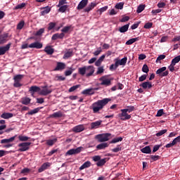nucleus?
<instances>
[{"instance_id": "1", "label": "nucleus", "mask_w": 180, "mask_h": 180, "mask_svg": "<svg viewBox=\"0 0 180 180\" xmlns=\"http://www.w3.org/2000/svg\"><path fill=\"white\" fill-rule=\"evenodd\" d=\"M110 101H112V99L108 98L102 100H98L91 105L90 109H92L93 113H99V111L102 110V109H103V108H105Z\"/></svg>"}, {"instance_id": "2", "label": "nucleus", "mask_w": 180, "mask_h": 180, "mask_svg": "<svg viewBox=\"0 0 180 180\" xmlns=\"http://www.w3.org/2000/svg\"><path fill=\"white\" fill-rule=\"evenodd\" d=\"M96 140L98 143H105L106 141H109L110 139H112V134L110 133H104V134H99L95 136Z\"/></svg>"}, {"instance_id": "3", "label": "nucleus", "mask_w": 180, "mask_h": 180, "mask_svg": "<svg viewBox=\"0 0 180 180\" xmlns=\"http://www.w3.org/2000/svg\"><path fill=\"white\" fill-rule=\"evenodd\" d=\"M16 137H18L17 135L12 136L10 139H2L1 141V144H5L4 146V148H11V147H13V141H15V139H16Z\"/></svg>"}, {"instance_id": "4", "label": "nucleus", "mask_w": 180, "mask_h": 180, "mask_svg": "<svg viewBox=\"0 0 180 180\" xmlns=\"http://www.w3.org/2000/svg\"><path fill=\"white\" fill-rule=\"evenodd\" d=\"M22 79H23V75H15L13 77V79H14L13 86H15V88H20V86H22Z\"/></svg>"}, {"instance_id": "5", "label": "nucleus", "mask_w": 180, "mask_h": 180, "mask_svg": "<svg viewBox=\"0 0 180 180\" xmlns=\"http://www.w3.org/2000/svg\"><path fill=\"white\" fill-rule=\"evenodd\" d=\"M156 74L157 75H158V77H160L161 78H162L163 77H168V74H169V72L167 70V67H162L159 68L156 71Z\"/></svg>"}, {"instance_id": "6", "label": "nucleus", "mask_w": 180, "mask_h": 180, "mask_svg": "<svg viewBox=\"0 0 180 180\" xmlns=\"http://www.w3.org/2000/svg\"><path fill=\"white\" fill-rule=\"evenodd\" d=\"M122 113L119 114V117L121 118V120H129V119H131V115H129L126 110L122 109L121 110Z\"/></svg>"}, {"instance_id": "7", "label": "nucleus", "mask_w": 180, "mask_h": 180, "mask_svg": "<svg viewBox=\"0 0 180 180\" xmlns=\"http://www.w3.org/2000/svg\"><path fill=\"white\" fill-rule=\"evenodd\" d=\"M100 81H101V85H104L105 86H110L112 84V79L108 78L106 76L101 77Z\"/></svg>"}, {"instance_id": "8", "label": "nucleus", "mask_w": 180, "mask_h": 180, "mask_svg": "<svg viewBox=\"0 0 180 180\" xmlns=\"http://www.w3.org/2000/svg\"><path fill=\"white\" fill-rule=\"evenodd\" d=\"M42 88L43 89L39 91V95L47 96V95L53 92V89L49 88L47 86H44Z\"/></svg>"}, {"instance_id": "9", "label": "nucleus", "mask_w": 180, "mask_h": 180, "mask_svg": "<svg viewBox=\"0 0 180 180\" xmlns=\"http://www.w3.org/2000/svg\"><path fill=\"white\" fill-rule=\"evenodd\" d=\"M95 72V68L92 65L86 66V77L88 78L92 77Z\"/></svg>"}, {"instance_id": "10", "label": "nucleus", "mask_w": 180, "mask_h": 180, "mask_svg": "<svg viewBox=\"0 0 180 180\" xmlns=\"http://www.w3.org/2000/svg\"><path fill=\"white\" fill-rule=\"evenodd\" d=\"M98 88H90L84 89L82 91V95H94L95 91H98Z\"/></svg>"}, {"instance_id": "11", "label": "nucleus", "mask_w": 180, "mask_h": 180, "mask_svg": "<svg viewBox=\"0 0 180 180\" xmlns=\"http://www.w3.org/2000/svg\"><path fill=\"white\" fill-rule=\"evenodd\" d=\"M79 153H81V147H79L76 149L72 148L68 150L65 153V155H75V154H79Z\"/></svg>"}, {"instance_id": "12", "label": "nucleus", "mask_w": 180, "mask_h": 180, "mask_svg": "<svg viewBox=\"0 0 180 180\" xmlns=\"http://www.w3.org/2000/svg\"><path fill=\"white\" fill-rule=\"evenodd\" d=\"M127 63V57H124L121 60L115 59V66L119 67V65H126Z\"/></svg>"}, {"instance_id": "13", "label": "nucleus", "mask_w": 180, "mask_h": 180, "mask_svg": "<svg viewBox=\"0 0 180 180\" xmlns=\"http://www.w3.org/2000/svg\"><path fill=\"white\" fill-rule=\"evenodd\" d=\"M11 49V44H8L4 46H0V56H4L6 51H9Z\"/></svg>"}, {"instance_id": "14", "label": "nucleus", "mask_w": 180, "mask_h": 180, "mask_svg": "<svg viewBox=\"0 0 180 180\" xmlns=\"http://www.w3.org/2000/svg\"><path fill=\"white\" fill-rule=\"evenodd\" d=\"M28 47L30 49H42L43 48V44L39 42V41H35L34 43L30 44Z\"/></svg>"}, {"instance_id": "15", "label": "nucleus", "mask_w": 180, "mask_h": 180, "mask_svg": "<svg viewBox=\"0 0 180 180\" xmlns=\"http://www.w3.org/2000/svg\"><path fill=\"white\" fill-rule=\"evenodd\" d=\"M102 124V120L96 121L90 124L91 130H95V129H98L99 126Z\"/></svg>"}, {"instance_id": "16", "label": "nucleus", "mask_w": 180, "mask_h": 180, "mask_svg": "<svg viewBox=\"0 0 180 180\" xmlns=\"http://www.w3.org/2000/svg\"><path fill=\"white\" fill-rule=\"evenodd\" d=\"M88 5V0H82L77 7V11H81L82 9H84V8H85V6H86Z\"/></svg>"}, {"instance_id": "17", "label": "nucleus", "mask_w": 180, "mask_h": 180, "mask_svg": "<svg viewBox=\"0 0 180 180\" xmlns=\"http://www.w3.org/2000/svg\"><path fill=\"white\" fill-rule=\"evenodd\" d=\"M9 34L4 33L3 34L0 35V44H5L6 41H8V37Z\"/></svg>"}, {"instance_id": "18", "label": "nucleus", "mask_w": 180, "mask_h": 180, "mask_svg": "<svg viewBox=\"0 0 180 180\" xmlns=\"http://www.w3.org/2000/svg\"><path fill=\"white\" fill-rule=\"evenodd\" d=\"M65 69V63H61V62H58L57 65H56V68L54 69V71H61Z\"/></svg>"}, {"instance_id": "19", "label": "nucleus", "mask_w": 180, "mask_h": 180, "mask_svg": "<svg viewBox=\"0 0 180 180\" xmlns=\"http://www.w3.org/2000/svg\"><path fill=\"white\" fill-rule=\"evenodd\" d=\"M84 130H85L84 125H77L72 129V131L75 133H81V131H84Z\"/></svg>"}, {"instance_id": "20", "label": "nucleus", "mask_w": 180, "mask_h": 180, "mask_svg": "<svg viewBox=\"0 0 180 180\" xmlns=\"http://www.w3.org/2000/svg\"><path fill=\"white\" fill-rule=\"evenodd\" d=\"M51 165V163L50 162H45L44 163L41 167L38 169V172H43V171H46Z\"/></svg>"}, {"instance_id": "21", "label": "nucleus", "mask_w": 180, "mask_h": 180, "mask_svg": "<svg viewBox=\"0 0 180 180\" xmlns=\"http://www.w3.org/2000/svg\"><path fill=\"white\" fill-rule=\"evenodd\" d=\"M140 86H142L143 89H147V88H148V89H151V88H153V84L150 82H143L140 85Z\"/></svg>"}, {"instance_id": "22", "label": "nucleus", "mask_w": 180, "mask_h": 180, "mask_svg": "<svg viewBox=\"0 0 180 180\" xmlns=\"http://www.w3.org/2000/svg\"><path fill=\"white\" fill-rule=\"evenodd\" d=\"M95 6H96V3H95V2H91V3L84 10V12L89 13V12H91V11H92V9H94V8H95Z\"/></svg>"}, {"instance_id": "23", "label": "nucleus", "mask_w": 180, "mask_h": 180, "mask_svg": "<svg viewBox=\"0 0 180 180\" xmlns=\"http://www.w3.org/2000/svg\"><path fill=\"white\" fill-rule=\"evenodd\" d=\"M64 36H65V34L63 32L60 34L56 33L52 36L51 39L52 40H57V39H64Z\"/></svg>"}, {"instance_id": "24", "label": "nucleus", "mask_w": 180, "mask_h": 180, "mask_svg": "<svg viewBox=\"0 0 180 180\" xmlns=\"http://www.w3.org/2000/svg\"><path fill=\"white\" fill-rule=\"evenodd\" d=\"M105 55H102L95 63L96 67H101L102 62L105 60Z\"/></svg>"}, {"instance_id": "25", "label": "nucleus", "mask_w": 180, "mask_h": 180, "mask_svg": "<svg viewBox=\"0 0 180 180\" xmlns=\"http://www.w3.org/2000/svg\"><path fill=\"white\" fill-rule=\"evenodd\" d=\"M1 119H11L13 117V113L11 112H4L1 115Z\"/></svg>"}, {"instance_id": "26", "label": "nucleus", "mask_w": 180, "mask_h": 180, "mask_svg": "<svg viewBox=\"0 0 180 180\" xmlns=\"http://www.w3.org/2000/svg\"><path fill=\"white\" fill-rule=\"evenodd\" d=\"M107 147H109V143H101L96 146L97 150H105Z\"/></svg>"}, {"instance_id": "27", "label": "nucleus", "mask_w": 180, "mask_h": 180, "mask_svg": "<svg viewBox=\"0 0 180 180\" xmlns=\"http://www.w3.org/2000/svg\"><path fill=\"white\" fill-rule=\"evenodd\" d=\"M50 11H51V8L49 6L44 7L42 8V11H41V16H44V15H47V13H50Z\"/></svg>"}, {"instance_id": "28", "label": "nucleus", "mask_w": 180, "mask_h": 180, "mask_svg": "<svg viewBox=\"0 0 180 180\" xmlns=\"http://www.w3.org/2000/svg\"><path fill=\"white\" fill-rule=\"evenodd\" d=\"M130 26V24H127L125 25H123L122 27L119 28V32H120V33H126V32H127V30H129V27Z\"/></svg>"}, {"instance_id": "29", "label": "nucleus", "mask_w": 180, "mask_h": 180, "mask_svg": "<svg viewBox=\"0 0 180 180\" xmlns=\"http://www.w3.org/2000/svg\"><path fill=\"white\" fill-rule=\"evenodd\" d=\"M141 153L143 154H151V148L148 146L141 149Z\"/></svg>"}, {"instance_id": "30", "label": "nucleus", "mask_w": 180, "mask_h": 180, "mask_svg": "<svg viewBox=\"0 0 180 180\" xmlns=\"http://www.w3.org/2000/svg\"><path fill=\"white\" fill-rule=\"evenodd\" d=\"M44 51L48 56H51L54 53V49L51 48V46H46L44 49Z\"/></svg>"}, {"instance_id": "31", "label": "nucleus", "mask_w": 180, "mask_h": 180, "mask_svg": "<svg viewBox=\"0 0 180 180\" xmlns=\"http://www.w3.org/2000/svg\"><path fill=\"white\" fill-rule=\"evenodd\" d=\"M139 40H140L139 37L132 38L128 40L125 44H127V46H130L133 44V43H136V41H139Z\"/></svg>"}, {"instance_id": "32", "label": "nucleus", "mask_w": 180, "mask_h": 180, "mask_svg": "<svg viewBox=\"0 0 180 180\" xmlns=\"http://www.w3.org/2000/svg\"><path fill=\"white\" fill-rule=\"evenodd\" d=\"M40 87L37 86H32L30 88V92H31V94H34V92H40Z\"/></svg>"}, {"instance_id": "33", "label": "nucleus", "mask_w": 180, "mask_h": 180, "mask_svg": "<svg viewBox=\"0 0 180 180\" xmlns=\"http://www.w3.org/2000/svg\"><path fill=\"white\" fill-rule=\"evenodd\" d=\"M74 51L71 49H69L63 56V58H70V57H72Z\"/></svg>"}, {"instance_id": "34", "label": "nucleus", "mask_w": 180, "mask_h": 180, "mask_svg": "<svg viewBox=\"0 0 180 180\" xmlns=\"http://www.w3.org/2000/svg\"><path fill=\"white\" fill-rule=\"evenodd\" d=\"M78 72L80 75L84 77V75H85V74H86V66H84L83 68H79Z\"/></svg>"}, {"instance_id": "35", "label": "nucleus", "mask_w": 180, "mask_h": 180, "mask_svg": "<svg viewBox=\"0 0 180 180\" xmlns=\"http://www.w3.org/2000/svg\"><path fill=\"white\" fill-rule=\"evenodd\" d=\"M89 167H91V162L86 161L79 167V170L82 171V169H85V168H89Z\"/></svg>"}, {"instance_id": "36", "label": "nucleus", "mask_w": 180, "mask_h": 180, "mask_svg": "<svg viewBox=\"0 0 180 180\" xmlns=\"http://www.w3.org/2000/svg\"><path fill=\"white\" fill-rule=\"evenodd\" d=\"M50 117H53V118L63 117V112L61 111H58L51 115Z\"/></svg>"}, {"instance_id": "37", "label": "nucleus", "mask_w": 180, "mask_h": 180, "mask_svg": "<svg viewBox=\"0 0 180 180\" xmlns=\"http://www.w3.org/2000/svg\"><path fill=\"white\" fill-rule=\"evenodd\" d=\"M32 145L31 142H24L23 143V151H27L29 148H30V146Z\"/></svg>"}, {"instance_id": "38", "label": "nucleus", "mask_w": 180, "mask_h": 180, "mask_svg": "<svg viewBox=\"0 0 180 180\" xmlns=\"http://www.w3.org/2000/svg\"><path fill=\"white\" fill-rule=\"evenodd\" d=\"M119 141H123V138L122 137L115 138L110 142V144H116V143H119Z\"/></svg>"}, {"instance_id": "39", "label": "nucleus", "mask_w": 180, "mask_h": 180, "mask_svg": "<svg viewBox=\"0 0 180 180\" xmlns=\"http://www.w3.org/2000/svg\"><path fill=\"white\" fill-rule=\"evenodd\" d=\"M104 164H106V158L100 159V160L96 162L97 167H103Z\"/></svg>"}, {"instance_id": "40", "label": "nucleus", "mask_w": 180, "mask_h": 180, "mask_svg": "<svg viewBox=\"0 0 180 180\" xmlns=\"http://www.w3.org/2000/svg\"><path fill=\"white\" fill-rule=\"evenodd\" d=\"M57 142V139L46 140L47 146H54V143Z\"/></svg>"}, {"instance_id": "41", "label": "nucleus", "mask_w": 180, "mask_h": 180, "mask_svg": "<svg viewBox=\"0 0 180 180\" xmlns=\"http://www.w3.org/2000/svg\"><path fill=\"white\" fill-rule=\"evenodd\" d=\"M180 61V55L178 56H176L172 60V64H174V65H176Z\"/></svg>"}, {"instance_id": "42", "label": "nucleus", "mask_w": 180, "mask_h": 180, "mask_svg": "<svg viewBox=\"0 0 180 180\" xmlns=\"http://www.w3.org/2000/svg\"><path fill=\"white\" fill-rule=\"evenodd\" d=\"M145 8H146L145 5H143V4L139 5L136 10L137 13H141V12L144 11Z\"/></svg>"}, {"instance_id": "43", "label": "nucleus", "mask_w": 180, "mask_h": 180, "mask_svg": "<svg viewBox=\"0 0 180 180\" xmlns=\"http://www.w3.org/2000/svg\"><path fill=\"white\" fill-rule=\"evenodd\" d=\"M136 108H134V106L133 105H129L127 106V108L124 109V110H126L127 112H128V113H131V112H134V110H135Z\"/></svg>"}, {"instance_id": "44", "label": "nucleus", "mask_w": 180, "mask_h": 180, "mask_svg": "<svg viewBox=\"0 0 180 180\" xmlns=\"http://www.w3.org/2000/svg\"><path fill=\"white\" fill-rule=\"evenodd\" d=\"M67 9H68V5L60 6V7L59 8V12H62L63 13H64V12H65Z\"/></svg>"}, {"instance_id": "45", "label": "nucleus", "mask_w": 180, "mask_h": 180, "mask_svg": "<svg viewBox=\"0 0 180 180\" xmlns=\"http://www.w3.org/2000/svg\"><path fill=\"white\" fill-rule=\"evenodd\" d=\"M167 131H168L167 129L160 130V131H159L156 134V136H157V137H160V136H162L163 134H165V133H167Z\"/></svg>"}, {"instance_id": "46", "label": "nucleus", "mask_w": 180, "mask_h": 180, "mask_svg": "<svg viewBox=\"0 0 180 180\" xmlns=\"http://www.w3.org/2000/svg\"><path fill=\"white\" fill-rule=\"evenodd\" d=\"M70 29H71V25L65 26L61 30V32L62 33H68V32H70Z\"/></svg>"}, {"instance_id": "47", "label": "nucleus", "mask_w": 180, "mask_h": 180, "mask_svg": "<svg viewBox=\"0 0 180 180\" xmlns=\"http://www.w3.org/2000/svg\"><path fill=\"white\" fill-rule=\"evenodd\" d=\"M123 6H124V3L120 2L115 5V9H122Z\"/></svg>"}, {"instance_id": "48", "label": "nucleus", "mask_w": 180, "mask_h": 180, "mask_svg": "<svg viewBox=\"0 0 180 180\" xmlns=\"http://www.w3.org/2000/svg\"><path fill=\"white\" fill-rule=\"evenodd\" d=\"M108 6H105L104 7L101 8L100 9H98L97 11V12H99L100 15H102V13H103V12H105V11H108Z\"/></svg>"}, {"instance_id": "49", "label": "nucleus", "mask_w": 180, "mask_h": 180, "mask_svg": "<svg viewBox=\"0 0 180 180\" xmlns=\"http://www.w3.org/2000/svg\"><path fill=\"white\" fill-rule=\"evenodd\" d=\"M143 72H146V74L148 73V71H150V69L148 68V66L147 64H144L142 68Z\"/></svg>"}, {"instance_id": "50", "label": "nucleus", "mask_w": 180, "mask_h": 180, "mask_svg": "<svg viewBox=\"0 0 180 180\" xmlns=\"http://www.w3.org/2000/svg\"><path fill=\"white\" fill-rule=\"evenodd\" d=\"M112 153H119V151H122V146L120 145H117L116 148L112 149Z\"/></svg>"}, {"instance_id": "51", "label": "nucleus", "mask_w": 180, "mask_h": 180, "mask_svg": "<svg viewBox=\"0 0 180 180\" xmlns=\"http://www.w3.org/2000/svg\"><path fill=\"white\" fill-rule=\"evenodd\" d=\"M150 160H152V161H158V160H160V158H161V156L160 155H150Z\"/></svg>"}, {"instance_id": "52", "label": "nucleus", "mask_w": 180, "mask_h": 180, "mask_svg": "<svg viewBox=\"0 0 180 180\" xmlns=\"http://www.w3.org/2000/svg\"><path fill=\"white\" fill-rule=\"evenodd\" d=\"M56 22H49L48 25V30H53L56 27Z\"/></svg>"}, {"instance_id": "53", "label": "nucleus", "mask_w": 180, "mask_h": 180, "mask_svg": "<svg viewBox=\"0 0 180 180\" xmlns=\"http://www.w3.org/2000/svg\"><path fill=\"white\" fill-rule=\"evenodd\" d=\"M80 86L79 84L75 85L69 89V92H74V91H76V89H78V88Z\"/></svg>"}, {"instance_id": "54", "label": "nucleus", "mask_w": 180, "mask_h": 180, "mask_svg": "<svg viewBox=\"0 0 180 180\" xmlns=\"http://www.w3.org/2000/svg\"><path fill=\"white\" fill-rule=\"evenodd\" d=\"M104 71H105V69H103V66L98 67V70L96 72V75H99V74H103Z\"/></svg>"}, {"instance_id": "55", "label": "nucleus", "mask_w": 180, "mask_h": 180, "mask_svg": "<svg viewBox=\"0 0 180 180\" xmlns=\"http://www.w3.org/2000/svg\"><path fill=\"white\" fill-rule=\"evenodd\" d=\"M43 33H44V28H41L34 34V36H41Z\"/></svg>"}, {"instance_id": "56", "label": "nucleus", "mask_w": 180, "mask_h": 180, "mask_svg": "<svg viewBox=\"0 0 180 180\" xmlns=\"http://www.w3.org/2000/svg\"><path fill=\"white\" fill-rule=\"evenodd\" d=\"M39 110H40V108H35V109L32 110L31 111H30V112H28V115H34V114H36V113H38Z\"/></svg>"}, {"instance_id": "57", "label": "nucleus", "mask_w": 180, "mask_h": 180, "mask_svg": "<svg viewBox=\"0 0 180 180\" xmlns=\"http://www.w3.org/2000/svg\"><path fill=\"white\" fill-rule=\"evenodd\" d=\"M162 115H164V109H160V110H158L156 117H161V116H162Z\"/></svg>"}, {"instance_id": "58", "label": "nucleus", "mask_w": 180, "mask_h": 180, "mask_svg": "<svg viewBox=\"0 0 180 180\" xmlns=\"http://www.w3.org/2000/svg\"><path fill=\"white\" fill-rule=\"evenodd\" d=\"M144 29H151L153 27V22H147L143 26Z\"/></svg>"}, {"instance_id": "59", "label": "nucleus", "mask_w": 180, "mask_h": 180, "mask_svg": "<svg viewBox=\"0 0 180 180\" xmlns=\"http://www.w3.org/2000/svg\"><path fill=\"white\" fill-rule=\"evenodd\" d=\"M23 29V20H21L17 25L18 30H22Z\"/></svg>"}, {"instance_id": "60", "label": "nucleus", "mask_w": 180, "mask_h": 180, "mask_svg": "<svg viewBox=\"0 0 180 180\" xmlns=\"http://www.w3.org/2000/svg\"><path fill=\"white\" fill-rule=\"evenodd\" d=\"M165 57V55H160L156 59V63H159V61L164 60Z\"/></svg>"}, {"instance_id": "61", "label": "nucleus", "mask_w": 180, "mask_h": 180, "mask_svg": "<svg viewBox=\"0 0 180 180\" xmlns=\"http://www.w3.org/2000/svg\"><path fill=\"white\" fill-rule=\"evenodd\" d=\"M168 69L169 70V71H171V72H174V71H175V65L171 63V64L168 67Z\"/></svg>"}, {"instance_id": "62", "label": "nucleus", "mask_w": 180, "mask_h": 180, "mask_svg": "<svg viewBox=\"0 0 180 180\" xmlns=\"http://www.w3.org/2000/svg\"><path fill=\"white\" fill-rule=\"evenodd\" d=\"M93 161H94L95 162H99V161L101 160V156L99 155H95L92 158Z\"/></svg>"}, {"instance_id": "63", "label": "nucleus", "mask_w": 180, "mask_h": 180, "mask_svg": "<svg viewBox=\"0 0 180 180\" xmlns=\"http://www.w3.org/2000/svg\"><path fill=\"white\" fill-rule=\"evenodd\" d=\"M30 103V98H25L23 100V105H29Z\"/></svg>"}, {"instance_id": "64", "label": "nucleus", "mask_w": 180, "mask_h": 180, "mask_svg": "<svg viewBox=\"0 0 180 180\" xmlns=\"http://www.w3.org/2000/svg\"><path fill=\"white\" fill-rule=\"evenodd\" d=\"M172 141L174 143V145H176L177 143H180V136L175 138Z\"/></svg>"}]
</instances>
